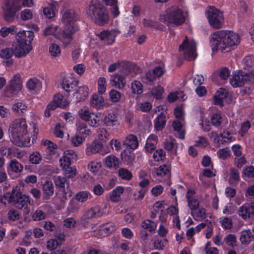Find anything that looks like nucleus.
Masks as SVG:
<instances>
[{
  "label": "nucleus",
  "mask_w": 254,
  "mask_h": 254,
  "mask_svg": "<svg viewBox=\"0 0 254 254\" xmlns=\"http://www.w3.org/2000/svg\"><path fill=\"white\" fill-rule=\"evenodd\" d=\"M105 214L104 210L99 206H94L85 211L80 219L82 226L93 229L95 225V220Z\"/></svg>",
  "instance_id": "nucleus-7"
},
{
  "label": "nucleus",
  "mask_w": 254,
  "mask_h": 254,
  "mask_svg": "<svg viewBox=\"0 0 254 254\" xmlns=\"http://www.w3.org/2000/svg\"><path fill=\"white\" fill-rule=\"evenodd\" d=\"M42 157L38 151L31 153L29 157V161L32 164H39L42 161Z\"/></svg>",
  "instance_id": "nucleus-51"
},
{
  "label": "nucleus",
  "mask_w": 254,
  "mask_h": 254,
  "mask_svg": "<svg viewBox=\"0 0 254 254\" xmlns=\"http://www.w3.org/2000/svg\"><path fill=\"white\" fill-rule=\"evenodd\" d=\"M89 89L87 86H80L73 94L75 102H79L84 101L87 97Z\"/></svg>",
  "instance_id": "nucleus-28"
},
{
  "label": "nucleus",
  "mask_w": 254,
  "mask_h": 254,
  "mask_svg": "<svg viewBox=\"0 0 254 254\" xmlns=\"http://www.w3.org/2000/svg\"><path fill=\"white\" fill-rule=\"evenodd\" d=\"M118 174L119 177L123 180H130L132 177L131 173L125 168L120 169Z\"/></svg>",
  "instance_id": "nucleus-58"
},
{
  "label": "nucleus",
  "mask_w": 254,
  "mask_h": 254,
  "mask_svg": "<svg viewBox=\"0 0 254 254\" xmlns=\"http://www.w3.org/2000/svg\"><path fill=\"white\" fill-rule=\"evenodd\" d=\"M191 214L194 218L198 221H201L206 217V210L204 208H197L191 211Z\"/></svg>",
  "instance_id": "nucleus-44"
},
{
  "label": "nucleus",
  "mask_w": 254,
  "mask_h": 254,
  "mask_svg": "<svg viewBox=\"0 0 254 254\" xmlns=\"http://www.w3.org/2000/svg\"><path fill=\"white\" fill-rule=\"evenodd\" d=\"M34 37L32 31H18L15 35L16 41L12 44L14 55L17 58L25 57L32 49L31 41Z\"/></svg>",
  "instance_id": "nucleus-3"
},
{
  "label": "nucleus",
  "mask_w": 254,
  "mask_h": 254,
  "mask_svg": "<svg viewBox=\"0 0 254 254\" xmlns=\"http://www.w3.org/2000/svg\"><path fill=\"white\" fill-rule=\"evenodd\" d=\"M106 165L110 168H116L119 165V160L114 155H110L106 158Z\"/></svg>",
  "instance_id": "nucleus-42"
},
{
  "label": "nucleus",
  "mask_w": 254,
  "mask_h": 254,
  "mask_svg": "<svg viewBox=\"0 0 254 254\" xmlns=\"http://www.w3.org/2000/svg\"><path fill=\"white\" fill-rule=\"evenodd\" d=\"M155 174L157 179L160 182L165 181L170 177V170L166 165H161L156 169Z\"/></svg>",
  "instance_id": "nucleus-23"
},
{
  "label": "nucleus",
  "mask_w": 254,
  "mask_h": 254,
  "mask_svg": "<svg viewBox=\"0 0 254 254\" xmlns=\"http://www.w3.org/2000/svg\"><path fill=\"white\" fill-rule=\"evenodd\" d=\"M217 154L219 158L225 160L231 156V151L228 148H225L218 150Z\"/></svg>",
  "instance_id": "nucleus-61"
},
{
  "label": "nucleus",
  "mask_w": 254,
  "mask_h": 254,
  "mask_svg": "<svg viewBox=\"0 0 254 254\" xmlns=\"http://www.w3.org/2000/svg\"><path fill=\"white\" fill-rule=\"evenodd\" d=\"M116 229L115 224L108 222L100 226L96 230V235L99 237H105L112 233Z\"/></svg>",
  "instance_id": "nucleus-16"
},
{
  "label": "nucleus",
  "mask_w": 254,
  "mask_h": 254,
  "mask_svg": "<svg viewBox=\"0 0 254 254\" xmlns=\"http://www.w3.org/2000/svg\"><path fill=\"white\" fill-rule=\"evenodd\" d=\"M31 202V198L29 195L22 194L16 204H17L19 207L22 208L25 206H27Z\"/></svg>",
  "instance_id": "nucleus-48"
},
{
  "label": "nucleus",
  "mask_w": 254,
  "mask_h": 254,
  "mask_svg": "<svg viewBox=\"0 0 254 254\" xmlns=\"http://www.w3.org/2000/svg\"><path fill=\"white\" fill-rule=\"evenodd\" d=\"M90 105L95 108L100 109L105 105L104 99L99 94H94L90 98Z\"/></svg>",
  "instance_id": "nucleus-31"
},
{
  "label": "nucleus",
  "mask_w": 254,
  "mask_h": 254,
  "mask_svg": "<svg viewBox=\"0 0 254 254\" xmlns=\"http://www.w3.org/2000/svg\"><path fill=\"white\" fill-rule=\"evenodd\" d=\"M7 171L15 173H19L22 171L23 166L16 159H12L7 166Z\"/></svg>",
  "instance_id": "nucleus-38"
},
{
  "label": "nucleus",
  "mask_w": 254,
  "mask_h": 254,
  "mask_svg": "<svg viewBox=\"0 0 254 254\" xmlns=\"http://www.w3.org/2000/svg\"><path fill=\"white\" fill-rule=\"evenodd\" d=\"M78 81L72 75H66L63 80V88L66 92H69L77 86Z\"/></svg>",
  "instance_id": "nucleus-20"
},
{
  "label": "nucleus",
  "mask_w": 254,
  "mask_h": 254,
  "mask_svg": "<svg viewBox=\"0 0 254 254\" xmlns=\"http://www.w3.org/2000/svg\"><path fill=\"white\" fill-rule=\"evenodd\" d=\"M42 190L43 191V198L44 199H48L50 196L54 194V187L52 182L50 181L46 180L44 182H42Z\"/></svg>",
  "instance_id": "nucleus-26"
},
{
  "label": "nucleus",
  "mask_w": 254,
  "mask_h": 254,
  "mask_svg": "<svg viewBox=\"0 0 254 254\" xmlns=\"http://www.w3.org/2000/svg\"><path fill=\"white\" fill-rule=\"evenodd\" d=\"M78 15L73 9L66 10L63 13L62 21L65 25V28H68L69 30H72V27H75L78 30V26L74 24V22L78 19Z\"/></svg>",
  "instance_id": "nucleus-14"
},
{
  "label": "nucleus",
  "mask_w": 254,
  "mask_h": 254,
  "mask_svg": "<svg viewBox=\"0 0 254 254\" xmlns=\"http://www.w3.org/2000/svg\"><path fill=\"white\" fill-rule=\"evenodd\" d=\"M64 171V175L67 178H72L74 177L77 174V170L75 167H68L63 168Z\"/></svg>",
  "instance_id": "nucleus-54"
},
{
  "label": "nucleus",
  "mask_w": 254,
  "mask_h": 254,
  "mask_svg": "<svg viewBox=\"0 0 254 254\" xmlns=\"http://www.w3.org/2000/svg\"><path fill=\"white\" fill-rule=\"evenodd\" d=\"M17 28L15 25H11L10 26L2 27L0 29V35L2 37H5L8 36L9 34H17Z\"/></svg>",
  "instance_id": "nucleus-43"
},
{
  "label": "nucleus",
  "mask_w": 254,
  "mask_h": 254,
  "mask_svg": "<svg viewBox=\"0 0 254 254\" xmlns=\"http://www.w3.org/2000/svg\"><path fill=\"white\" fill-rule=\"evenodd\" d=\"M124 191V189L122 186L115 188L111 192L110 198L114 202H118L121 200V195Z\"/></svg>",
  "instance_id": "nucleus-35"
},
{
  "label": "nucleus",
  "mask_w": 254,
  "mask_h": 254,
  "mask_svg": "<svg viewBox=\"0 0 254 254\" xmlns=\"http://www.w3.org/2000/svg\"><path fill=\"white\" fill-rule=\"evenodd\" d=\"M9 132L10 140L17 146H30V128L28 127L25 119H16L11 122L9 125Z\"/></svg>",
  "instance_id": "nucleus-2"
},
{
  "label": "nucleus",
  "mask_w": 254,
  "mask_h": 254,
  "mask_svg": "<svg viewBox=\"0 0 254 254\" xmlns=\"http://www.w3.org/2000/svg\"><path fill=\"white\" fill-rule=\"evenodd\" d=\"M49 53L51 56L57 57L60 56L61 50L59 46L56 43H52L49 46Z\"/></svg>",
  "instance_id": "nucleus-57"
},
{
  "label": "nucleus",
  "mask_w": 254,
  "mask_h": 254,
  "mask_svg": "<svg viewBox=\"0 0 254 254\" xmlns=\"http://www.w3.org/2000/svg\"><path fill=\"white\" fill-rule=\"evenodd\" d=\"M22 88V79L20 73L15 74L9 81L4 90L5 96L10 97L17 95Z\"/></svg>",
  "instance_id": "nucleus-10"
},
{
  "label": "nucleus",
  "mask_w": 254,
  "mask_h": 254,
  "mask_svg": "<svg viewBox=\"0 0 254 254\" xmlns=\"http://www.w3.org/2000/svg\"><path fill=\"white\" fill-rule=\"evenodd\" d=\"M127 70V72H126L125 74L130 75L132 77L140 72V68L134 64H129L128 65Z\"/></svg>",
  "instance_id": "nucleus-52"
},
{
  "label": "nucleus",
  "mask_w": 254,
  "mask_h": 254,
  "mask_svg": "<svg viewBox=\"0 0 254 254\" xmlns=\"http://www.w3.org/2000/svg\"><path fill=\"white\" fill-rule=\"evenodd\" d=\"M249 74L242 70L233 72L232 77L230 80V84L234 87H241L245 83L249 82Z\"/></svg>",
  "instance_id": "nucleus-13"
},
{
  "label": "nucleus",
  "mask_w": 254,
  "mask_h": 254,
  "mask_svg": "<svg viewBox=\"0 0 254 254\" xmlns=\"http://www.w3.org/2000/svg\"><path fill=\"white\" fill-rule=\"evenodd\" d=\"M220 222L222 227L225 229L232 228L233 223L232 219L230 218L222 217L220 218Z\"/></svg>",
  "instance_id": "nucleus-62"
},
{
  "label": "nucleus",
  "mask_w": 254,
  "mask_h": 254,
  "mask_svg": "<svg viewBox=\"0 0 254 254\" xmlns=\"http://www.w3.org/2000/svg\"><path fill=\"white\" fill-rule=\"evenodd\" d=\"M22 194L20 187L16 186L12 188L11 192H7L4 194L3 198L7 201L8 203L16 204Z\"/></svg>",
  "instance_id": "nucleus-18"
},
{
  "label": "nucleus",
  "mask_w": 254,
  "mask_h": 254,
  "mask_svg": "<svg viewBox=\"0 0 254 254\" xmlns=\"http://www.w3.org/2000/svg\"><path fill=\"white\" fill-rule=\"evenodd\" d=\"M109 100L113 103L120 101L121 98V93L117 90L112 89L109 92Z\"/></svg>",
  "instance_id": "nucleus-49"
},
{
  "label": "nucleus",
  "mask_w": 254,
  "mask_h": 254,
  "mask_svg": "<svg viewBox=\"0 0 254 254\" xmlns=\"http://www.w3.org/2000/svg\"><path fill=\"white\" fill-rule=\"evenodd\" d=\"M80 206L75 200H71L69 203L67 210L69 213H73L79 209Z\"/></svg>",
  "instance_id": "nucleus-64"
},
{
  "label": "nucleus",
  "mask_w": 254,
  "mask_h": 254,
  "mask_svg": "<svg viewBox=\"0 0 254 254\" xmlns=\"http://www.w3.org/2000/svg\"><path fill=\"white\" fill-rule=\"evenodd\" d=\"M57 6V2L52 1L43 7V13L46 18L52 19L55 16Z\"/></svg>",
  "instance_id": "nucleus-29"
},
{
  "label": "nucleus",
  "mask_w": 254,
  "mask_h": 254,
  "mask_svg": "<svg viewBox=\"0 0 254 254\" xmlns=\"http://www.w3.org/2000/svg\"><path fill=\"white\" fill-rule=\"evenodd\" d=\"M91 197V193L88 191H81L76 193L75 199L80 202H84Z\"/></svg>",
  "instance_id": "nucleus-46"
},
{
  "label": "nucleus",
  "mask_w": 254,
  "mask_h": 254,
  "mask_svg": "<svg viewBox=\"0 0 254 254\" xmlns=\"http://www.w3.org/2000/svg\"><path fill=\"white\" fill-rule=\"evenodd\" d=\"M107 87V81L105 77L101 76L97 80V91L99 95L104 94Z\"/></svg>",
  "instance_id": "nucleus-39"
},
{
  "label": "nucleus",
  "mask_w": 254,
  "mask_h": 254,
  "mask_svg": "<svg viewBox=\"0 0 254 254\" xmlns=\"http://www.w3.org/2000/svg\"><path fill=\"white\" fill-rule=\"evenodd\" d=\"M164 148L168 151H170L172 153L174 154H177L178 145L174 139L166 141L164 143Z\"/></svg>",
  "instance_id": "nucleus-41"
},
{
  "label": "nucleus",
  "mask_w": 254,
  "mask_h": 254,
  "mask_svg": "<svg viewBox=\"0 0 254 254\" xmlns=\"http://www.w3.org/2000/svg\"><path fill=\"white\" fill-rule=\"evenodd\" d=\"M42 145L47 147V155L51 157L58 156L57 145L56 144L48 139H43L41 141Z\"/></svg>",
  "instance_id": "nucleus-25"
},
{
  "label": "nucleus",
  "mask_w": 254,
  "mask_h": 254,
  "mask_svg": "<svg viewBox=\"0 0 254 254\" xmlns=\"http://www.w3.org/2000/svg\"><path fill=\"white\" fill-rule=\"evenodd\" d=\"M86 13L90 19L99 25H104L109 21V15L107 10L97 0H92L90 2Z\"/></svg>",
  "instance_id": "nucleus-5"
},
{
  "label": "nucleus",
  "mask_w": 254,
  "mask_h": 254,
  "mask_svg": "<svg viewBox=\"0 0 254 254\" xmlns=\"http://www.w3.org/2000/svg\"><path fill=\"white\" fill-rule=\"evenodd\" d=\"M26 86L29 91L35 94H38L42 87L41 81L36 78L28 79L26 83Z\"/></svg>",
  "instance_id": "nucleus-19"
},
{
  "label": "nucleus",
  "mask_w": 254,
  "mask_h": 254,
  "mask_svg": "<svg viewBox=\"0 0 254 254\" xmlns=\"http://www.w3.org/2000/svg\"><path fill=\"white\" fill-rule=\"evenodd\" d=\"M195 193L194 190H189L186 194L188 206L191 211L196 210L199 205V202L195 197Z\"/></svg>",
  "instance_id": "nucleus-24"
},
{
  "label": "nucleus",
  "mask_w": 254,
  "mask_h": 254,
  "mask_svg": "<svg viewBox=\"0 0 254 254\" xmlns=\"http://www.w3.org/2000/svg\"><path fill=\"white\" fill-rule=\"evenodd\" d=\"M163 92V88L159 85L154 87L151 90L152 95L156 99H161Z\"/></svg>",
  "instance_id": "nucleus-60"
},
{
  "label": "nucleus",
  "mask_w": 254,
  "mask_h": 254,
  "mask_svg": "<svg viewBox=\"0 0 254 254\" xmlns=\"http://www.w3.org/2000/svg\"><path fill=\"white\" fill-rule=\"evenodd\" d=\"M124 144L130 149H135L138 147V141L137 137L133 134H129L126 137Z\"/></svg>",
  "instance_id": "nucleus-36"
},
{
  "label": "nucleus",
  "mask_w": 254,
  "mask_h": 254,
  "mask_svg": "<svg viewBox=\"0 0 254 254\" xmlns=\"http://www.w3.org/2000/svg\"><path fill=\"white\" fill-rule=\"evenodd\" d=\"M110 83L112 86L119 89H123L126 87V81L125 77L120 75L113 74L111 76Z\"/></svg>",
  "instance_id": "nucleus-27"
},
{
  "label": "nucleus",
  "mask_w": 254,
  "mask_h": 254,
  "mask_svg": "<svg viewBox=\"0 0 254 254\" xmlns=\"http://www.w3.org/2000/svg\"><path fill=\"white\" fill-rule=\"evenodd\" d=\"M141 227L150 232L154 231L156 228V224L153 221L147 219L141 223Z\"/></svg>",
  "instance_id": "nucleus-55"
},
{
  "label": "nucleus",
  "mask_w": 254,
  "mask_h": 254,
  "mask_svg": "<svg viewBox=\"0 0 254 254\" xmlns=\"http://www.w3.org/2000/svg\"><path fill=\"white\" fill-rule=\"evenodd\" d=\"M77 31V28L72 27V30L64 28V30L57 25L50 24L47 26L43 30V34L45 36H53L59 40L64 46L68 45L72 40V35Z\"/></svg>",
  "instance_id": "nucleus-4"
},
{
  "label": "nucleus",
  "mask_w": 254,
  "mask_h": 254,
  "mask_svg": "<svg viewBox=\"0 0 254 254\" xmlns=\"http://www.w3.org/2000/svg\"><path fill=\"white\" fill-rule=\"evenodd\" d=\"M77 130L79 133L82 135V137L85 138L91 134V131L87 126L84 123H79L77 125Z\"/></svg>",
  "instance_id": "nucleus-45"
},
{
  "label": "nucleus",
  "mask_w": 254,
  "mask_h": 254,
  "mask_svg": "<svg viewBox=\"0 0 254 254\" xmlns=\"http://www.w3.org/2000/svg\"><path fill=\"white\" fill-rule=\"evenodd\" d=\"M238 213L244 219L254 216V202L243 204L239 208Z\"/></svg>",
  "instance_id": "nucleus-17"
},
{
  "label": "nucleus",
  "mask_w": 254,
  "mask_h": 254,
  "mask_svg": "<svg viewBox=\"0 0 254 254\" xmlns=\"http://www.w3.org/2000/svg\"><path fill=\"white\" fill-rule=\"evenodd\" d=\"M79 118L86 122L89 126L92 127H97L100 124V120L98 114L89 110L81 109L78 112Z\"/></svg>",
  "instance_id": "nucleus-12"
},
{
  "label": "nucleus",
  "mask_w": 254,
  "mask_h": 254,
  "mask_svg": "<svg viewBox=\"0 0 254 254\" xmlns=\"http://www.w3.org/2000/svg\"><path fill=\"white\" fill-rule=\"evenodd\" d=\"M12 109L17 114H22L27 110V106L21 102H17L13 105Z\"/></svg>",
  "instance_id": "nucleus-47"
},
{
  "label": "nucleus",
  "mask_w": 254,
  "mask_h": 254,
  "mask_svg": "<svg viewBox=\"0 0 254 254\" xmlns=\"http://www.w3.org/2000/svg\"><path fill=\"white\" fill-rule=\"evenodd\" d=\"M2 8L3 18L11 22L22 8L21 0H5Z\"/></svg>",
  "instance_id": "nucleus-8"
},
{
  "label": "nucleus",
  "mask_w": 254,
  "mask_h": 254,
  "mask_svg": "<svg viewBox=\"0 0 254 254\" xmlns=\"http://www.w3.org/2000/svg\"><path fill=\"white\" fill-rule=\"evenodd\" d=\"M166 123V116L162 113L158 115L154 121L155 129L157 131L161 130Z\"/></svg>",
  "instance_id": "nucleus-37"
},
{
  "label": "nucleus",
  "mask_w": 254,
  "mask_h": 254,
  "mask_svg": "<svg viewBox=\"0 0 254 254\" xmlns=\"http://www.w3.org/2000/svg\"><path fill=\"white\" fill-rule=\"evenodd\" d=\"M101 167V164L99 162L91 161L87 166L88 169L93 173H97Z\"/></svg>",
  "instance_id": "nucleus-63"
},
{
  "label": "nucleus",
  "mask_w": 254,
  "mask_h": 254,
  "mask_svg": "<svg viewBox=\"0 0 254 254\" xmlns=\"http://www.w3.org/2000/svg\"><path fill=\"white\" fill-rule=\"evenodd\" d=\"M104 124L107 127H113L118 124L117 114L111 112L106 115L103 119Z\"/></svg>",
  "instance_id": "nucleus-34"
},
{
  "label": "nucleus",
  "mask_w": 254,
  "mask_h": 254,
  "mask_svg": "<svg viewBox=\"0 0 254 254\" xmlns=\"http://www.w3.org/2000/svg\"><path fill=\"white\" fill-rule=\"evenodd\" d=\"M54 100L56 101L59 107L64 108L69 104L66 99L61 94H57L54 97Z\"/></svg>",
  "instance_id": "nucleus-50"
},
{
  "label": "nucleus",
  "mask_w": 254,
  "mask_h": 254,
  "mask_svg": "<svg viewBox=\"0 0 254 254\" xmlns=\"http://www.w3.org/2000/svg\"><path fill=\"white\" fill-rule=\"evenodd\" d=\"M49 206L48 205H43L36 210L32 215V219L34 221H40L46 218L47 214L44 212Z\"/></svg>",
  "instance_id": "nucleus-33"
},
{
  "label": "nucleus",
  "mask_w": 254,
  "mask_h": 254,
  "mask_svg": "<svg viewBox=\"0 0 254 254\" xmlns=\"http://www.w3.org/2000/svg\"><path fill=\"white\" fill-rule=\"evenodd\" d=\"M180 97H181L183 100H185L183 92H171L169 94L167 99L169 102H173Z\"/></svg>",
  "instance_id": "nucleus-59"
},
{
  "label": "nucleus",
  "mask_w": 254,
  "mask_h": 254,
  "mask_svg": "<svg viewBox=\"0 0 254 254\" xmlns=\"http://www.w3.org/2000/svg\"><path fill=\"white\" fill-rule=\"evenodd\" d=\"M254 235L251 230H244L241 233L240 240L244 245L249 244L253 240Z\"/></svg>",
  "instance_id": "nucleus-32"
},
{
  "label": "nucleus",
  "mask_w": 254,
  "mask_h": 254,
  "mask_svg": "<svg viewBox=\"0 0 254 254\" xmlns=\"http://www.w3.org/2000/svg\"><path fill=\"white\" fill-rule=\"evenodd\" d=\"M179 51L188 61H193L197 57L196 44L191 38L186 37L179 46Z\"/></svg>",
  "instance_id": "nucleus-9"
},
{
  "label": "nucleus",
  "mask_w": 254,
  "mask_h": 254,
  "mask_svg": "<svg viewBox=\"0 0 254 254\" xmlns=\"http://www.w3.org/2000/svg\"><path fill=\"white\" fill-rule=\"evenodd\" d=\"M120 32L118 30H103L98 34L97 36L107 44L111 45L115 40L116 37Z\"/></svg>",
  "instance_id": "nucleus-15"
},
{
  "label": "nucleus",
  "mask_w": 254,
  "mask_h": 254,
  "mask_svg": "<svg viewBox=\"0 0 254 254\" xmlns=\"http://www.w3.org/2000/svg\"><path fill=\"white\" fill-rule=\"evenodd\" d=\"M240 43V37L237 33L229 30H221L213 33L210 39L212 50H230L237 47Z\"/></svg>",
  "instance_id": "nucleus-1"
},
{
  "label": "nucleus",
  "mask_w": 254,
  "mask_h": 254,
  "mask_svg": "<svg viewBox=\"0 0 254 254\" xmlns=\"http://www.w3.org/2000/svg\"><path fill=\"white\" fill-rule=\"evenodd\" d=\"M172 126L174 131L177 132L178 137L181 139H184L185 137L186 133L184 120H174Z\"/></svg>",
  "instance_id": "nucleus-21"
},
{
  "label": "nucleus",
  "mask_w": 254,
  "mask_h": 254,
  "mask_svg": "<svg viewBox=\"0 0 254 254\" xmlns=\"http://www.w3.org/2000/svg\"><path fill=\"white\" fill-rule=\"evenodd\" d=\"M14 54L12 48H6L3 49H1L0 51V57L6 61L5 62V65L7 66H9L13 64V60L11 59V57Z\"/></svg>",
  "instance_id": "nucleus-30"
},
{
  "label": "nucleus",
  "mask_w": 254,
  "mask_h": 254,
  "mask_svg": "<svg viewBox=\"0 0 254 254\" xmlns=\"http://www.w3.org/2000/svg\"><path fill=\"white\" fill-rule=\"evenodd\" d=\"M159 19L166 24H174L179 26L184 22L185 16L180 8L173 6L168 8L165 13L161 14Z\"/></svg>",
  "instance_id": "nucleus-6"
},
{
  "label": "nucleus",
  "mask_w": 254,
  "mask_h": 254,
  "mask_svg": "<svg viewBox=\"0 0 254 254\" xmlns=\"http://www.w3.org/2000/svg\"><path fill=\"white\" fill-rule=\"evenodd\" d=\"M130 89L133 94L140 95L143 92V86L142 83L134 80L130 83Z\"/></svg>",
  "instance_id": "nucleus-40"
},
{
  "label": "nucleus",
  "mask_w": 254,
  "mask_h": 254,
  "mask_svg": "<svg viewBox=\"0 0 254 254\" xmlns=\"http://www.w3.org/2000/svg\"><path fill=\"white\" fill-rule=\"evenodd\" d=\"M240 180V175L238 171L236 169L230 170V176L229 182L231 184H236Z\"/></svg>",
  "instance_id": "nucleus-53"
},
{
  "label": "nucleus",
  "mask_w": 254,
  "mask_h": 254,
  "mask_svg": "<svg viewBox=\"0 0 254 254\" xmlns=\"http://www.w3.org/2000/svg\"><path fill=\"white\" fill-rule=\"evenodd\" d=\"M206 17L210 25L215 29L222 27L224 19L223 13L218 9L210 7L206 11Z\"/></svg>",
  "instance_id": "nucleus-11"
},
{
  "label": "nucleus",
  "mask_w": 254,
  "mask_h": 254,
  "mask_svg": "<svg viewBox=\"0 0 254 254\" xmlns=\"http://www.w3.org/2000/svg\"><path fill=\"white\" fill-rule=\"evenodd\" d=\"M103 147L102 143L95 140L86 145L85 149L86 154L88 156L92 155L100 152Z\"/></svg>",
  "instance_id": "nucleus-22"
},
{
  "label": "nucleus",
  "mask_w": 254,
  "mask_h": 254,
  "mask_svg": "<svg viewBox=\"0 0 254 254\" xmlns=\"http://www.w3.org/2000/svg\"><path fill=\"white\" fill-rule=\"evenodd\" d=\"M110 134L107 130L103 128H100L98 132V138L102 142H106L108 140Z\"/></svg>",
  "instance_id": "nucleus-56"
}]
</instances>
